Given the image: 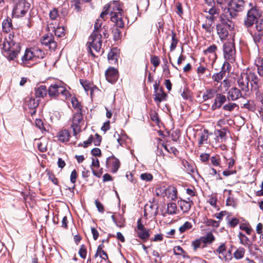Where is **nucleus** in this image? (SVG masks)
<instances>
[{
  "label": "nucleus",
  "instance_id": "6ab92c4d",
  "mask_svg": "<svg viewBox=\"0 0 263 263\" xmlns=\"http://www.w3.org/2000/svg\"><path fill=\"white\" fill-rule=\"evenodd\" d=\"M160 191H163L164 196H167L172 200H174L177 198V189L172 186H170L166 189H161Z\"/></svg>",
  "mask_w": 263,
  "mask_h": 263
},
{
  "label": "nucleus",
  "instance_id": "7ed1b4c3",
  "mask_svg": "<svg viewBox=\"0 0 263 263\" xmlns=\"http://www.w3.org/2000/svg\"><path fill=\"white\" fill-rule=\"evenodd\" d=\"M252 82L256 84L258 79L256 75L250 70L242 72L238 77L237 83L241 91L248 92L252 86Z\"/></svg>",
  "mask_w": 263,
  "mask_h": 263
},
{
  "label": "nucleus",
  "instance_id": "052dcab7",
  "mask_svg": "<svg viewBox=\"0 0 263 263\" xmlns=\"http://www.w3.org/2000/svg\"><path fill=\"white\" fill-rule=\"evenodd\" d=\"M79 254L80 257L83 259H85L86 257V249L84 245H82L79 251Z\"/></svg>",
  "mask_w": 263,
  "mask_h": 263
},
{
  "label": "nucleus",
  "instance_id": "e433bc0d",
  "mask_svg": "<svg viewBox=\"0 0 263 263\" xmlns=\"http://www.w3.org/2000/svg\"><path fill=\"white\" fill-rule=\"evenodd\" d=\"M2 27L4 31L6 32H9L12 29V23L10 18H7L3 21Z\"/></svg>",
  "mask_w": 263,
  "mask_h": 263
},
{
  "label": "nucleus",
  "instance_id": "2f4dec72",
  "mask_svg": "<svg viewBox=\"0 0 263 263\" xmlns=\"http://www.w3.org/2000/svg\"><path fill=\"white\" fill-rule=\"evenodd\" d=\"M154 96V99L155 101L160 103L161 101L165 100L166 94L164 92L162 89L160 88L159 91L155 92Z\"/></svg>",
  "mask_w": 263,
  "mask_h": 263
},
{
  "label": "nucleus",
  "instance_id": "09e8293b",
  "mask_svg": "<svg viewBox=\"0 0 263 263\" xmlns=\"http://www.w3.org/2000/svg\"><path fill=\"white\" fill-rule=\"evenodd\" d=\"M71 103H72L73 107H74L75 109H77V112H79V111L81 112L82 106L77 98H76L74 97L72 98H71Z\"/></svg>",
  "mask_w": 263,
  "mask_h": 263
},
{
  "label": "nucleus",
  "instance_id": "1a4fd4ad",
  "mask_svg": "<svg viewBox=\"0 0 263 263\" xmlns=\"http://www.w3.org/2000/svg\"><path fill=\"white\" fill-rule=\"evenodd\" d=\"M223 51L224 59L230 63L235 61L236 50L234 44L232 42H226L223 44Z\"/></svg>",
  "mask_w": 263,
  "mask_h": 263
},
{
  "label": "nucleus",
  "instance_id": "a878e982",
  "mask_svg": "<svg viewBox=\"0 0 263 263\" xmlns=\"http://www.w3.org/2000/svg\"><path fill=\"white\" fill-rule=\"evenodd\" d=\"M238 237L240 240V243L246 247H248L249 249L251 247L252 243L248 237H247L244 234L240 232L238 233Z\"/></svg>",
  "mask_w": 263,
  "mask_h": 263
},
{
  "label": "nucleus",
  "instance_id": "79ce46f5",
  "mask_svg": "<svg viewBox=\"0 0 263 263\" xmlns=\"http://www.w3.org/2000/svg\"><path fill=\"white\" fill-rule=\"evenodd\" d=\"M193 227L192 224L189 221H186L182 226L180 227L179 231L180 233H183L185 231L190 230Z\"/></svg>",
  "mask_w": 263,
  "mask_h": 263
},
{
  "label": "nucleus",
  "instance_id": "ddd939ff",
  "mask_svg": "<svg viewBox=\"0 0 263 263\" xmlns=\"http://www.w3.org/2000/svg\"><path fill=\"white\" fill-rule=\"evenodd\" d=\"M216 253L218 254L219 258L221 260L229 261L232 258L231 251L227 250L225 243H221L215 251Z\"/></svg>",
  "mask_w": 263,
  "mask_h": 263
},
{
  "label": "nucleus",
  "instance_id": "72a5a7b5",
  "mask_svg": "<svg viewBox=\"0 0 263 263\" xmlns=\"http://www.w3.org/2000/svg\"><path fill=\"white\" fill-rule=\"evenodd\" d=\"M58 23L57 25H53L50 26L51 28H52L54 30V33L56 36L59 37H62L64 36V28L63 27H59Z\"/></svg>",
  "mask_w": 263,
  "mask_h": 263
},
{
  "label": "nucleus",
  "instance_id": "aec40b11",
  "mask_svg": "<svg viewBox=\"0 0 263 263\" xmlns=\"http://www.w3.org/2000/svg\"><path fill=\"white\" fill-rule=\"evenodd\" d=\"M217 47L215 45H212L209 46L206 49L203 51V53L208 55L213 62H214L217 59L216 51Z\"/></svg>",
  "mask_w": 263,
  "mask_h": 263
},
{
  "label": "nucleus",
  "instance_id": "a211bd4d",
  "mask_svg": "<svg viewBox=\"0 0 263 263\" xmlns=\"http://www.w3.org/2000/svg\"><path fill=\"white\" fill-rule=\"evenodd\" d=\"M227 101L226 96L221 93H216L215 95V101L212 105V110H215L217 108H220L222 105Z\"/></svg>",
  "mask_w": 263,
  "mask_h": 263
},
{
  "label": "nucleus",
  "instance_id": "f8f14e48",
  "mask_svg": "<svg viewBox=\"0 0 263 263\" xmlns=\"http://www.w3.org/2000/svg\"><path fill=\"white\" fill-rule=\"evenodd\" d=\"M135 231L137 234V237L144 241L147 240L149 237V231L146 229L142 223L141 219L138 220L137 226V228H135Z\"/></svg>",
  "mask_w": 263,
  "mask_h": 263
},
{
  "label": "nucleus",
  "instance_id": "ea45409f",
  "mask_svg": "<svg viewBox=\"0 0 263 263\" xmlns=\"http://www.w3.org/2000/svg\"><path fill=\"white\" fill-rule=\"evenodd\" d=\"M203 243L205 245L206 243H211L214 239V236L211 233H208L205 236L200 238Z\"/></svg>",
  "mask_w": 263,
  "mask_h": 263
},
{
  "label": "nucleus",
  "instance_id": "bb28decb",
  "mask_svg": "<svg viewBox=\"0 0 263 263\" xmlns=\"http://www.w3.org/2000/svg\"><path fill=\"white\" fill-rule=\"evenodd\" d=\"M58 140L61 142H67L70 138L69 133L66 129L62 130L58 133Z\"/></svg>",
  "mask_w": 263,
  "mask_h": 263
},
{
  "label": "nucleus",
  "instance_id": "4d7b16f0",
  "mask_svg": "<svg viewBox=\"0 0 263 263\" xmlns=\"http://www.w3.org/2000/svg\"><path fill=\"white\" fill-rule=\"evenodd\" d=\"M140 178L144 181H149L153 179V176L150 173H143L141 174Z\"/></svg>",
  "mask_w": 263,
  "mask_h": 263
},
{
  "label": "nucleus",
  "instance_id": "20e7f679",
  "mask_svg": "<svg viewBox=\"0 0 263 263\" xmlns=\"http://www.w3.org/2000/svg\"><path fill=\"white\" fill-rule=\"evenodd\" d=\"M245 2L243 0H231L229 3V7L223 10L222 15L226 19H232L235 17L237 12L244 10Z\"/></svg>",
  "mask_w": 263,
  "mask_h": 263
},
{
  "label": "nucleus",
  "instance_id": "5701e85b",
  "mask_svg": "<svg viewBox=\"0 0 263 263\" xmlns=\"http://www.w3.org/2000/svg\"><path fill=\"white\" fill-rule=\"evenodd\" d=\"M253 41L257 51L259 50V46L263 45V32L261 31H257L252 34Z\"/></svg>",
  "mask_w": 263,
  "mask_h": 263
},
{
  "label": "nucleus",
  "instance_id": "4468645a",
  "mask_svg": "<svg viewBox=\"0 0 263 263\" xmlns=\"http://www.w3.org/2000/svg\"><path fill=\"white\" fill-rule=\"evenodd\" d=\"M22 64L27 67L35 64L32 49H27L25 53L22 58Z\"/></svg>",
  "mask_w": 263,
  "mask_h": 263
},
{
  "label": "nucleus",
  "instance_id": "c03bdc74",
  "mask_svg": "<svg viewBox=\"0 0 263 263\" xmlns=\"http://www.w3.org/2000/svg\"><path fill=\"white\" fill-rule=\"evenodd\" d=\"M231 191H229L230 195L226 200V204L228 206L236 207L237 205V201L233 196L230 195Z\"/></svg>",
  "mask_w": 263,
  "mask_h": 263
},
{
  "label": "nucleus",
  "instance_id": "6e6d98bb",
  "mask_svg": "<svg viewBox=\"0 0 263 263\" xmlns=\"http://www.w3.org/2000/svg\"><path fill=\"white\" fill-rule=\"evenodd\" d=\"M239 229L245 231L248 235L251 234V232L253 231L252 229L250 226L243 223L239 225Z\"/></svg>",
  "mask_w": 263,
  "mask_h": 263
},
{
  "label": "nucleus",
  "instance_id": "58836bf2",
  "mask_svg": "<svg viewBox=\"0 0 263 263\" xmlns=\"http://www.w3.org/2000/svg\"><path fill=\"white\" fill-rule=\"evenodd\" d=\"M226 74V71L224 70H221L219 72L214 73L212 76V79L217 82H219L224 77Z\"/></svg>",
  "mask_w": 263,
  "mask_h": 263
},
{
  "label": "nucleus",
  "instance_id": "f3484780",
  "mask_svg": "<svg viewBox=\"0 0 263 263\" xmlns=\"http://www.w3.org/2000/svg\"><path fill=\"white\" fill-rule=\"evenodd\" d=\"M242 91L240 89L234 87L231 88L228 92L227 98L229 100L235 101L241 97Z\"/></svg>",
  "mask_w": 263,
  "mask_h": 263
},
{
  "label": "nucleus",
  "instance_id": "423d86ee",
  "mask_svg": "<svg viewBox=\"0 0 263 263\" xmlns=\"http://www.w3.org/2000/svg\"><path fill=\"white\" fill-rule=\"evenodd\" d=\"M48 92L51 97L56 98L61 96L62 99H67L70 96V93L66 89L65 84L62 82H57L50 85Z\"/></svg>",
  "mask_w": 263,
  "mask_h": 263
},
{
  "label": "nucleus",
  "instance_id": "4c0bfd02",
  "mask_svg": "<svg viewBox=\"0 0 263 263\" xmlns=\"http://www.w3.org/2000/svg\"><path fill=\"white\" fill-rule=\"evenodd\" d=\"M245 249L242 247L238 248L234 253V257L236 259H240L243 257Z\"/></svg>",
  "mask_w": 263,
  "mask_h": 263
},
{
  "label": "nucleus",
  "instance_id": "cd10ccee",
  "mask_svg": "<svg viewBox=\"0 0 263 263\" xmlns=\"http://www.w3.org/2000/svg\"><path fill=\"white\" fill-rule=\"evenodd\" d=\"M118 57V54L117 50L115 48L111 49L108 54V61L112 64L117 63Z\"/></svg>",
  "mask_w": 263,
  "mask_h": 263
},
{
  "label": "nucleus",
  "instance_id": "f704fd0d",
  "mask_svg": "<svg viewBox=\"0 0 263 263\" xmlns=\"http://www.w3.org/2000/svg\"><path fill=\"white\" fill-rule=\"evenodd\" d=\"M177 207L176 203L170 202L167 204V210L165 213L169 215H174L177 214Z\"/></svg>",
  "mask_w": 263,
  "mask_h": 263
},
{
  "label": "nucleus",
  "instance_id": "69168bd1",
  "mask_svg": "<svg viewBox=\"0 0 263 263\" xmlns=\"http://www.w3.org/2000/svg\"><path fill=\"white\" fill-rule=\"evenodd\" d=\"M164 65L163 66V72L166 75H168L170 73L168 66L167 65V61L166 59H163Z\"/></svg>",
  "mask_w": 263,
  "mask_h": 263
},
{
  "label": "nucleus",
  "instance_id": "9d476101",
  "mask_svg": "<svg viewBox=\"0 0 263 263\" xmlns=\"http://www.w3.org/2000/svg\"><path fill=\"white\" fill-rule=\"evenodd\" d=\"M29 7V4L25 0H19L14 7L12 15L15 17L24 16L27 12Z\"/></svg>",
  "mask_w": 263,
  "mask_h": 263
},
{
  "label": "nucleus",
  "instance_id": "473e14b6",
  "mask_svg": "<svg viewBox=\"0 0 263 263\" xmlns=\"http://www.w3.org/2000/svg\"><path fill=\"white\" fill-rule=\"evenodd\" d=\"M32 50L35 63L39 59H43L44 58V52L42 50L37 48H32Z\"/></svg>",
  "mask_w": 263,
  "mask_h": 263
},
{
  "label": "nucleus",
  "instance_id": "c85d7f7f",
  "mask_svg": "<svg viewBox=\"0 0 263 263\" xmlns=\"http://www.w3.org/2000/svg\"><path fill=\"white\" fill-rule=\"evenodd\" d=\"M47 90L45 86L41 85L39 87L35 92V96L37 99L43 98L47 95Z\"/></svg>",
  "mask_w": 263,
  "mask_h": 263
},
{
  "label": "nucleus",
  "instance_id": "774afa93",
  "mask_svg": "<svg viewBox=\"0 0 263 263\" xmlns=\"http://www.w3.org/2000/svg\"><path fill=\"white\" fill-rule=\"evenodd\" d=\"M102 25V22H100V20H97V21L95 23V26H94V30L93 31H96L98 33H101V31H102L100 30V28Z\"/></svg>",
  "mask_w": 263,
  "mask_h": 263
},
{
  "label": "nucleus",
  "instance_id": "5fc2aeb1",
  "mask_svg": "<svg viewBox=\"0 0 263 263\" xmlns=\"http://www.w3.org/2000/svg\"><path fill=\"white\" fill-rule=\"evenodd\" d=\"M237 106V105L236 103L230 102L224 105L223 109L227 111H231Z\"/></svg>",
  "mask_w": 263,
  "mask_h": 263
},
{
  "label": "nucleus",
  "instance_id": "412c9836",
  "mask_svg": "<svg viewBox=\"0 0 263 263\" xmlns=\"http://www.w3.org/2000/svg\"><path fill=\"white\" fill-rule=\"evenodd\" d=\"M39 99L36 98H34L32 97L29 98L26 100V106H27L30 109H32V112H31V114L32 115L35 113V109L39 104Z\"/></svg>",
  "mask_w": 263,
  "mask_h": 263
},
{
  "label": "nucleus",
  "instance_id": "c9c22d12",
  "mask_svg": "<svg viewBox=\"0 0 263 263\" xmlns=\"http://www.w3.org/2000/svg\"><path fill=\"white\" fill-rule=\"evenodd\" d=\"M216 91L213 89H207L203 95V99L204 101L213 98L216 95Z\"/></svg>",
  "mask_w": 263,
  "mask_h": 263
},
{
  "label": "nucleus",
  "instance_id": "b1692460",
  "mask_svg": "<svg viewBox=\"0 0 263 263\" xmlns=\"http://www.w3.org/2000/svg\"><path fill=\"white\" fill-rule=\"evenodd\" d=\"M49 17L50 19L51 23H49V26H52L53 25H57L58 23V18L59 17L58 11L57 9L54 8L52 10L50 11L49 13Z\"/></svg>",
  "mask_w": 263,
  "mask_h": 263
},
{
  "label": "nucleus",
  "instance_id": "9b49d317",
  "mask_svg": "<svg viewBox=\"0 0 263 263\" xmlns=\"http://www.w3.org/2000/svg\"><path fill=\"white\" fill-rule=\"evenodd\" d=\"M83 123V118L82 112L79 111L75 113L73 116L71 125L74 136H76L80 132Z\"/></svg>",
  "mask_w": 263,
  "mask_h": 263
},
{
  "label": "nucleus",
  "instance_id": "6e6552de",
  "mask_svg": "<svg viewBox=\"0 0 263 263\" xmlns=\"http://www.w3.org/2000/svg\"><path fill=\"white\" fill-rule=\"evenodd\" d=\"M222 19L221 23L217 25V32L221 40H224L228 36L229 32L234 28V24L231 19Z\"/></svg>",
  "mask_w": 263,
  "mask_h": 263
},
{
  "label": "nucleus",
  "instance_id": "a18cd8bd",
  "mask_svg": "<svg viewBox=\"0 0 263 263\" xmlns=\"http://www.w3.org/2000/svg\"><path fill=\"white\" fill-rule=\"evenodd\" d=\"M208 12L209 14L206 16H213L214 18L216 19L219 14V11L218 9L212 6L211 8L209 9V10L208 11Z\"/></svg>",
  "mask_w": 263,
  "mask_h": 263
},
{
  "label": "nucleus",
  "instance_id": "13d9d810",
  "mask_svg": "<svg viewBox=\"0 0 263 263\" xmlns=\"http://www.w3.org/2000/svg\"><path fill=\"white\" fill-rule=\"evenodd\" d=\"M35 126L39 128L41 131L45 130L43 122L42 120L36 119L35 121Z\"/></svg>",
  "mask_w": 263,
  "mask_h": 263
},
{
  "label": "nucleus",
  "instance_id": "de8ad7c7",
  "mask_svg": "<svg viewBox=\"0 0 263 263\" xmlns=\"http://www.w3.org/2000/svg\"><path fill=\"white\" fill-rule=\"evenodd\" d=\"M216 135L218 142H222L225 140L226 132L224 130H218Z\"/></svg>",
  "mask_w": 263,
  "mask_h": 263
},
{
  "label": "nucleus",
  "instance_id": "680f3d73",
  "mask_svg": "<svg viewBox=\"0 0 263 263\" xmlns=\"http://www.w3.org/2000/svg\"><path fill=\"white\" fill-rule=\"evenodd\" d=\"M102 140V137L101 136L96 134L95 135V137H93V141L92 142L94 143L95 145L99 146L100 145Z\"/></svg>",
  "mask_w": 263,
  "mask_h": 263
},
{
  "label": "nucleus",
  "instance_id": "dca6fc26",
  "mask_svg": "<svg viewBox=\"0 0 263 263\" xmlns=\"http://www.w3.org/2000/svg\"><path fill=\"white\" fill-rule=\"evenodd\" d=\"M105 77L109 82H115L118 77L117 70L114 67H109L105 72Z\"/></svg>",
  "mask_w": 263,
  "mask_h": 263
},
{
  "label": "nucleus",
  "instance_id": "39448f33",
  "mask_svg": "<svg viewBox=\"0 0 263 263\" xmlns=\"http://www.w3.org/2000/svg\"><path fill=\"white\" fill-rule=\"evenodd\" d=\"M102 35L98 33L96 31H93L90 36L88 37L86 43L88 52L90 53L92 57H96L97 55L93 52V50L96 53H99L102 46Z\"/></svg>",
  "mask_w": 263,
  "mask_h": 263
},
{
  "label": "nucleus",
  "instance_id": "338daca9",
  "mask_svg": "<svg viewBox=\"0 0 263 263\" xmlns=\"http://www.w3.org/2000/svg\"><path fill=\"white\" fill-rule=\"evenodd\" d=\"M78 175L76 170H73L70 175V181L74 184L77 181Z\"/></svg>",
  "mask_w": 263,
  "mask_h": 263
},
{
  "label": "nucleus",
  "instance_id": "8fccbe9b",
  "mask_svg": "<svg viewBox=\"0 0 263 263\" xmlns=\"http://www.w3.org/2000/svg\"><path fill=\"white\" fill-rule=\"evenodd\" d=\"M116 28L113 29L112 33L114 36V40L115 41H118L120 39L121 36V32L119 29L118 28V27L116 26Z\"/></svg>",
  "mask_w": 263,
  "mask_h": 263
},
{
  "label": "nucleus",
  "instance_id": "bf43d9fd",
  "mask_svg": "<svg viewBox=\"0 0 263 263\" xmlns=\"http://www.w3.org/2000/svg\"><path fill=\"white\" fill-rule=\"evenodd\" d=\"M71 6L74 7L77 11H80L81 9V2L79 0H73L71 2Z\"/></svg>",
  "mask_w": 263,
  "mask_h": 263
},
{
  "label": "nucleus",
  "instance_id": "0e129e2a",
  "mask_svg": "<svg viewBox=\"0 0 263 263\" xmlns=\"http://www.w3.org/2000/svg\"><path fill=\"white\" fill-rule=\"evenodd\" d=\"M151 62L155 67H158L160 64V60L158 57L154 56L151 58Z\"/></svg>",
  "mask_w": 263,
  "mask_h": 263
},
{
  "label": "nucleus",
  "instance_id": "f03ea898",
  "mask_svg": "<svg viewBox=\"0 0 263 263\" xmlns=\"http://www.w3.org/2000/svg\"><path fill=\"white\" fill-rule=\"evenodd\" d=\"M14 36L9 34L5 38L2 44V53L9 60L16 58L21 50V46L13 39Z\"/></svg>",
  "mask_w": 263,
  "mask_h": 263
},
{
  "label": "nucleus",
  "instance_id": "c756f323",
  "mask_svg": "<svg viewBox=\"0 0 263 263\" xmlns=\"http://www.w3.org/2000/svg\"><path fill=\"white\" fill-rule=\"evenodd\" d=\"M104 247V246L103 244H101L99 245L97 248V252L96 254L95 255V257H97L98 256H100V257L102 258L103 259L106 260L108 259V256L107 253L103 250V248Z\"/></svg>",
  "mask_w": 263,
  "mask_h": 263
},
{
  "label": "nucleus",
  "instance_id": "3c124183",
  "mask_svg": "<svg viewBox=\"0 0 263 263\" xmlns=\"http://www.w3.org/2000/svg\"><path fill=\"white\" fill-rule=\"evenodd\" d=\"M178 43V40L176 37V34L174 32H172V43L170 46V50L171 51L174 50L176 47L177 44Z\"/></svg>",
  "mask_w": 263,
  "mask_h": 263
},
{
  "label": "nucleus",
  "instance_id": "e2e57ef3",
  "mask_svg": "<svg viewBox=\"0 0 263 263\" xmlns=\"http://www.w3.org/2000/svg\"><path fill=\"white\" fill-rule=\"evenodd\" d=\"M206 223L208 226H212L215 228L218 227L219 225L218 221L212 219H208Z\"/></svg>",
  "mask_w": 263,
  "mask_h": 263
},
{
  "label": "nucleus",
  "instance_id": "864d4df0",
  "mask_svg": "<svg viewBox=\"0 0 263 263\" xmlns=\"http://www.w3.org/2000/svg\"><path fill=\"white\" fill-rule=\"evenodd\" d=\"M92 141L93 136L91 135L86 141H84L83 143H80L78 144V146H83V147L86 148L91 144L92 143Z\"/></svg>",
  "mask_w": 263,
  "mask_h": 263
},
{
  "label": "nucleus",
  "instance_id": "a19ab883",
  "mask_svg": "<svg viewBox=\"0 0 263 263\" xmlns=\"http://www.w3.org/2000/svg\"><path fill=\"white\" fill-rule=\"evenodd\" d=\"M192 246L193 247L194 250L196 251L199 248H204L205 245L203 243L201 238H199L193 241Z\"/></svg>",
  "mask_w": 263,
  "mask_h": 263
},
{
  "label": "nucleus",
  "instance_id": "393cba45",
  "mask_svg": "<svg viewBox=\"0 0 263 263\" xmlns=\"http://www.w3.org/2000/svg\"><path fill=\"white\" fill-rule=\"evenodd\" d=\"M188 199L190 200L189 198ZM192 203L193 202L192 201H185L184 200H181L179 203L180 209L184 213H187L189 211Z\"/></svg>",
  "mask_w": 263,
  "mask_h": 263
},
{
  "label": "nucleus",
  "instance_id": "7c9ffc66",
  "mask_svg": "<svg viewBox=\"0 0 263 263\" xmlns=\"http://www.w3.org/2000/svg\"><path fill=\"white\" fill-rule=\"evenodd\" d=\"M255 64L257 67L258 74L263 77V57L257 58L255 60Z\"/></svg>",
  "mask_w": 263,
  "mask_h": 263
},
{
  "label": "nucleus",
  "instance_id": "f257e3e1",
  "mask_svg": "<svg viewBox=\"0 0 263 263\" xmlns=\"http://www.w3.org/2000/svg\"><path fill=\"white\" fill-rule=\"evenodd\" d=\"M122 7L119 1H114L110 2L104 7L103 11L100 14V17L104 19V17L109 12L111 21L114 22L118 28H123L124 23L122 17Z\"/></svg>",
  "mask_w": 263,
  "mask_h": 263
},
{
  "label": "nucleus",
  "instance_id": "4be33fe9",
  "mask_svg": "<svg viewBox=\"0 0 263 263\" xmlns=\"http://www.w3.org/2000/svg\"><path fill=\"white\" fill-rule=\"evenodd\" d=\"M80 83L86 92H87L88 91H90V93L91 98L92 97L93 92L95 90H98V88L89 81L80 80Z\"/></svg>",
  "mask_w": 263,
  "mask_h": 263
},
{
  "label": "nucleus",
  "instance_id": "0eeeda50",
  "mask_svg": "<svg viewBox=\"0 0 263 263\" xmlns=\"http://www.w3.org/2000/svg\"><path fill=\"white\" fill-rule=\"evenodd\" d=\"M250 8L248 10L247 16L244 20V25L247 28H250L254 24L255 21L261 16V11L253 2L248 4Z\"/></svg>",
  "mask_w": 263,
  "mask_h": 263
},
{
  "label": "nucleus",
  "instance_id": "603ef678",
  "mask_svg": "<svg viewBox=\"0 0 263 263\" xmlns=\"http://www.w3.org/2000/svg\"><path fill=\"white\" fill-rule=\"evenodd\" d=\"M206 130H204V133H201V134L200 136V138L198 141V144L199 146H201L203 143L206 142L208 139V136L206 134Z\"/></svg>",
  "mask_w": 263,
  "mask_h": 263
},
{
  "label": "nucleus",
  "instance_id": "49530a36",
  "mask_svg": "<svg viewBox=\"0 0 263 263\" xmlns=\"http://www.w3.org/2000/svg\"><path fill=\"white\" fill-rule=\"evenodd\" d=\"M51 38H53L51 34L44 35L41 39V42L42 45L48 46L49 42L51 41Z\"/></svg>",
  "mask_w": 263,
  "mask_h": 263
},
{
  "label": "nucleus",
  "instance_id": "37998d69",
  "mask_svg": "<svg viewBox=\"0 0 263 263\" xmlns=\"http://www.w3.org/2000/svg\"><path fill=\"white\" fill-rule=\"evenodd\" d=\"M255 28L257 31L263 30V16H261L255 21Z\"/></svg>",
  "mask_w": 263,
  "mask_h": 263
},
{
  "label": "nucleus",
  "instance_id": "2eb2a0df",
  "mask_svg": "<svg viewBox=\"0 0 263 263\" xmlns=\"http://www.w3.org/2000/svg\"><path fill=\"white\" fill-rule=\"evenodd\" d=\"M120 162L115 156L109 157L106 159V165L112 173H116L120 167Z\"/></svg>",
  "mask_w": 263,
  "mask_h": 263
}]
</instances>
